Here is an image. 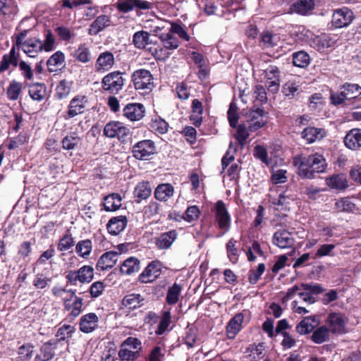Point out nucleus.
I'll use <instances>...</instances> for the list:
<instances>
[{"mask_svg":"<svg viewBox=\"0 0 361 361\" xmlns=\"http://www.w3.org/2000/svg\"><path fill=\"white\" fill-rule=\"evenodd\" d=\"M114 64V56L110 51L101 53L95 63V69L97 72L104 73L110 70Z\"/></svg>","mask_w":361,"mask_h":361,"instance_id":"18","label":"nucleus"},{"mask_svg":"<svg viewBox=\"0 0 361 361\" xmlns=\"http://www.w3.org/2000/svg\"><path fill=\"white\" fill-rule=\"evenodd\" d=\"M159 39L167 49H175L179 46V41L171 32L161 33Z\"/></svg>","mask_w":361,"mask_h":361,"instance_id":"47","label":"nucleus"},{"mask_svg":"<svg viewBox=\"0 0 361 361\" xmlns=\"http://www.w3.org/2000/svg\"><path fill=\"white\" fill-rule=\"evenodd\" d=\"M200 210L197 205H192L187 208L185 213L182 216V219L188 222H193L199 218Z\"/></svg>","mask_w":361,"mask_h":361,"instance_id":"55","label":"nucleus"},{"mask_svg":"<svg viewBox=\"0 0 361 361\" xmlns=\"http://www.w3.org/2000/svg\"><path fill=\"white\" fill-rule=\"evenodd\" d=\"M330 334V330L327 326H320L312 331L310 340L315 344H322L329 341Z\"/></svg>","mask_w":361,"mask_h":361,"instance_id":"34","label":"nucleus"},{"mask_svg":"<svg viewBox=\"0 0 361 361\" xmlns=\"http://www.w3.org/2000/svg\"><path fill=\"white\" fill-rule=\"evenodd\" d=\"M262 82L264 83L269 92L275 94L280 87V71L276 66H269L266 69L259 71Z\"/></svg>","mask_w":361,"mask_h":361,"instance_id":"3","label":"nucleus"},{"mask_svg":"<svg viewBox=\"0 0 361 361\" xmlns=\"http://www.w3.org/2000/svg\"><path fill=\"white\" fill-rule=\"evenodd\" d=\"M102 83L106 91L112 94L118 93L123 86L122 73L119 71L111 72L104 77Z\"/></svg>","mask_w":361,"mask_h":361,"instance_id":"8","label":"nucleus"},{"mask_svg":"<svg viewBox=\"0 0 361 361\" xmlns=\"http://www.w3.org/2000/svg\"><path fill=\"white\" fill-rule=\"evenodd\" d=\"M155 143L152 140H142L136 142L132 147L133 157L137 160H148L156 154Z\"/></svg>","mask_w":361,"mask_h":361,"instance_id":"6","label":"nucleus"},{"mask_svg":"<svg viewBox=\"0 0 361 361\" xmlns=\"http://www.w3.org/2000/svg\"><path fill=\"white\" fill-rule=\"evenodd\" d=\"M122 197L118 193H111L104 198L102 205L106 212H115L121 207Z\"/></svg>","mask_w":361,"mask_h":361,"instance_id":"28","label":"nucleus"},{"mask_svg":"<svg viewBox=\"0 0 361 361\" xmlns=\"http://www.w3.org/2000/svg\"><path fill=\"white\" fill-rule=\"evenodd\" d=\"M71 82L66 80H61L56 87V95L59 99L66 97L71 92Z\"/></svg>","mask_w":361,"mask_h":361,"instance_id":"60","label":"nucleus"},{"mask_svg":"<svg viewBox=\"0 0 361 361\" xmlns=\"http://www.w3.org/2000/svg\"><path fill=\"white\" fill-rule=\"evenodd\" d=\"M110 17L106 15L99 16L90 25L88 34L97 35L106 27L110 25Z\"/></svg>","mask_w":361,"mask_h":361,"instance_id":"25","label":"nucleus"},{"mask_svg":"<svg viewBox=\"0 0 361 361\" xmlns=\"http://www.w3.org/2000/svg\"><path fill=\"white\" fill-rule=\"evenodd\" d=\"M152 188L148 180L139 182L133 190V196L136 203L147 200L152 195Z\"/></svg>","mask_w":361,"mask_h":361,"instance_id":"19","label":"nucleus"},{"mask_svg":"<svg viewBox=\"0 0 361 361\" xmlns=\"http://www.w3.org/2000/svg\"><path fill=\"white\" fill-rule=\"evenodd\" d=\"M182 290V286L177 283H174L169 287L166 297V303L169 305H176L179 300Z\"/></svg>","mask_w":361,"mask_h":361,"instance_id":"35","label":"nucleus"},{"mask_svg":"<svg viewBox=\"0 0 361 361\" xmlns=\"http://www.w3.org/2000/svg\"><path fill=\"white\" fill-rule=\"evenodd\" d=\"M171 323V316L169 311H165L162 313L161 320L155 331L157 336L163 335L168 329L170 324Z\"/></svg>","mask_w":361,"mask_h":361,"instance_id":"48","label":"nucleus"},{"mask_svg":"<svg viewBox=\"0 0 361 361\" xmlns=\"http://www.w3.org/2000/svg\"><path fill=\"white\" fill-rule=\"evenodd\" d=\"M212 212L214 213L215 222L221 231L219 236H222L230 230L231 224V215L224 202L218 200L212 209Z\"/></svg>","mask_w":361,"mask_h":361,"instance_id":"2","label":"nucleus"},{"mask_svg":"<svg viewBox=\"0 0 361 361\" xmlns=\"http://www.w3.org/2000/svg\"><path fill=\"white\" fill-rule=\"evenodd\" d=\"M280 40L279 35L264 31L260 35V42L264 48H271L278 45Z\"/></svg>","mask_w":361,"mask_h":361,"instance_id":"37","label":"nucleus"},{"mask_svg":"<svg viewBox=\"0 0 361 361\" xmlns=\"http://www.w3.org/2000/svg\"><path fill=\"white\" fill-rule=\"evenodd\" d=\"M163 264L155 259L148 263L147 267L138 276L137 281L140 283H150L157 280L162 273Z\"/></svg>","mask_w":361,"mask_h":361,"instance_id":"5","label":"nucleus"},{"mask_svg":"<svg viewBox=\"0 0 361 361\" xmlns=\"http://www.w3.org/2000/svg\"><path fill=\"white\" fill-rule=\"evenodd\" d=\"M165 352V349L157 345L151 350L146 361H164Z\"/></svg>","mask_w":361,"mask_h":361,"instance_id":"64","label":"nucleus"},{"mask_svg":"<svg viewBox=\"0 0 361 361\" xmlns=\"http://www.w3.org/2000/svg\"><path fill=\"white\" fill-rule=\"evenodd\" d=\"M18 57L19 54L16 52L15 46H13L8 54L4 55L0 62V73L7 71L11 66L17 67Z\"/></svg>","mask_w":361,"mask_h":361,"instance_id":"30","label":"nucleus"},{"mask_svg":"<svg viewBox=\"0 0 361 361\" xmlns=\"http://www.w3.org/2000/svg\"><path fill=\"white\" fill-rule=\"evenodd\" d=\"M238 241L231 238L226 245L227 257L232 264H236L239 258V251L236 247Z\"/></svg>","mask_w":361,"mask_h":361,"instance_id":"42","label":"nucleus"},{"mask_svg":"<svg viewBox=\"0 0 361 361\" xmlns=\"http://www.w3.org/2000/svg\"><path fill=\"white\" fill-rule=\"evenodd\" d=\"M264 343L251 344L246 348V353H250L247 355L252 360H259L264 357Z\"/></svg>","mask_w":361,"mask_h":361,"instance_id":"44","label":"nucleus"},{"mask_svg":"<svg viewBox=\"0 0 361 361\" xmlns=\"http://www.w3.org/2000/svg\"><path fill=\"white\" fill-rule=\"evenodd\" d=\"M264 271L265 264L264 263L259 264L256 269H250L248 272L249 283L252 285L256 284Z\"/></svg>","mask_w":361,"mask_h":361,"instance_id":"61","label":"nucleus"},{"mask_svg":"<svg viewBox=\"0 0 361 361\" xmlns=\"http://www.w3.org/2000/svg\"><path fill=\"white\" fill-rule=\"evenodd\" d=\"M150 128L157 133L164 134L168 131L169 124L159 116L152 120Z\"/></svg>","mask_w":361,"mask_h":361,"instance_id":"54","label":"nucleus"},{"mask_svg":"<svg viewBox=\"0 0 361 361\" xmlns=\"http://www.w3.org/2000/svg\"><path fill=\"white\" fill-rule=\"evenodd\" d=\"M98 322L99 317L95 313H87L80 317L79 329L83 333H91L97 329Z\"/></svg>","mask_w":361,"mask_h":361,"instance_id":"14","label":"nucleus"},{"mask_svg":"<svg viewBox=\"0 0 361 361\" xmlns=\"http://www.w3.org/2000/svg\"><path fill=\"white\" fill-rule=\"evenodd\" d=\"M336 39L335 36L327 34L317 35L312 39L311 47L320 52H326L335 46Z\"/></svg>","mask_w":361,"mask_h":361,"instance_id":"11","label":"nucleus"},{"mask_svg":"<svg viewBox=\"0 0 361 361\" xmlns=\"http://www.w3.org/2000/svg\"><path fill=\"white\" fill-rule=\"evenodd\" d=\"M135 88L142 90L143 93L151 92L154 87V78L151 73L146 69H138L131 76Z\"/></svg>","mask_w":361,"mask_h":361,"instance_id":"4","label":"nucleus"},{"mask_svg":"<svg viewBox=\"0 0 361 361\" xmlns=\"http://www.w3.org/2000/svg\"><path fill=\"white\" fill-rule=\"evenodd\" d=\"M354 18L353 13L347 7H343L334 11L332 15V25L338 28L350 25Z\"/></svg>","mask_w":361,"mask_h":361,"instance_id":"9","label":"nucleus"},{"mask_svg":"<svg viewBox=\"0 0 361 361\" xmlns=\"http://www.w3.org/2000/svg\"><path fill=\"white\" fill-rule=\"evenodd\" d=\"M92 250V243L90 239L80 240L75 246V251L79 256L87 258Z\"/></svg>","mask_w":361,"mask_h":361,"instance_id":"45","label":"nucleus"},{"mask_svg":"<svg viewBox=\"0 0 361 361\" xmlns=\"http://www.w3.org/2000/svg\"><path fill=\"white\" fill-rule=\"evenodd\" d=\"M265 115L266 114L252 115L250 119H247L248 130L250 132H255L264 127L268 122L267 117H266Z\"/></svg>","mask_w":361,"mask_h":361,"instance_id":"36","label":"nucleus"},{"mask_svg":"<svg viewBox=\"0 0 361 361\" xmlns=\"http://www.w3.org/2000/svg\"><path fill=\"white\" fill-rule=\"evenodd\" d=\"M235 128L236 133L234 135V137L238 141V144L241 147H243L250 136L248 127L247 128L245 123H240Z\"/></svg>","mask_w":361,"mask_h":361,"instance_id":"51","label":"nucleus"},{"mask_svg":"<svg viewBox=\"0 0 361 361\" xmlns=\"http://www.w3.org/2000/svg\"><path fill=\"white\" fill-rule=\"evenodd\" d=\"M74 58L82 63H87L90 61L92 56L91 52L86 44H80L75 51L73 54Z\"/></svg>","mask_w":361,"mask_h":361,"instance_id":"49","label":"nucleus"},{"mask_svg":"<svg viewBox=\"0 0 361 361\" xmlns=\"http://www.w3.org/2000/svg\"><path fill=\"white\" fill-rule=\"evenodd\" d=\"M126 128L119 122H111L107 123L104 129V134L108 137H121Z\"/></svg>","mask_w":361,"mask_h":361,"instance_id":"32","label":"nucleus"},{"mask_svg":"<svg viewBox=\"0 0 361 361\" xmlns=\"http://www.w3.org/2000/svg\"><path fill=\"white\" fill-rule=\"evenodd\" d=\"M326 136V131L323 128L307 127L302 132V137L307 143H312L317 140H322Z\"/></svg>","mask_w":361,"mask_h":361,"instance_id":"29","label":"nucleus"},{"mask_svg":"<svg viewBox=\"0 0 361 361\" xmlns=\"http://www.w3.org/2000/svg\"><path fill=\"white\" fill-rule=\"evenodd\" d=\"M293 164L298 168V174L302 178L312 179L314 173H323L327 167L324 156L319 153L308 156L297 155L293 159Z\"/></svg>","mask_w":361,"mask_h":361,"instance_id":"1","label":"nucleus"},{"mask_svg":"<svg viewBox=\"0 0 361 361\" xmlns=\"http://www.w3.org/2000/svg\"><path fill=\"white\" fill-rule=\"evenodd\" d=\"M315 6L314 0H298L290 7V12L301 16L309 14Z\"/></svg>","mask_w":361,"mask_h":361,"instance_id":"21","label":"nucleus"},{"mask_svg":"<svg viewBox=\"0 0 361 361\" xmlns=\"http://www.w3.org/2000/svg\"><path fill=\"white\" fill-rule=\"evenodd\" d=\"M174 187L169 183L159 184L154 190V197L159 202H167L174 195Z\"/></svg>","mask_w":361,"mask_h":361,"instance_id":"20","label":"nucleus"},{"mask_svg":"<svg viewBox=\"0 0 361 361\" xmlns=\"http://www.w3.org/2000/svg\"><path fill=\"white\" fill-rule=\"evenodd\" d=\"M90 104L84 95H78L71 99L68 113H84L89 111Z\"/></svg>","mask_w":361,"mask_h":361,"instance_id":"23","label":"nucleus"},{"mask_svg":"<svg viewBox=\"0 0 361 361\" xmlns=\"http://www.w3.org/2000/svg\"><path fill=\"white\" fill-rule=\"evenodd\" d=\"M44 47V42L36 39H29L21 49L30 57H35L36 54L41 52Z\"/></svg>","mask_w":361,"mask_h":361,"instance_id":"27","label":"nucleus"},{"mask_svg":"<svg viewBox=\"0 0 361 361\" xmlns=\"http://www.w3.org/2000/svg\"><path fill=\"white\" fill-rule=\"evenodd\" d=\"M133 44L138 49H144L149 43V35L146 31L136 32L133 35Z\"/></svg>","mask_w":361,"mask_h":361,"instance_id":"52","label":"nucleus"},{"mask_svg":"<svg viewBox=\"0 0 361 361\" xmlns=\"http://www.w3.org/2000/svg\"><path fill=\"white\" fill-rule=\"evenodd\" d=\"M244 318V314L243 312H238L229 320L226 326V331L228 338H234L243 329Z\"/></svg>","mask_w":361,"mask_h":361,"instance_id":"15","label":"nucleus"},{"mask_svg":"<svg viewBox=\"0 0 361 361\" xmlns=\"http://www.w3.org/2000/svg\"><path fill=\"white\" fill-rule=\"evenodd\" d=\"M310 320L314 322V317H306L301 320L295 326L297 333L300 335H307L312 332L314 326L310 322Z\"/></svg>","mask_w":361,"mask_h":361,"instance_id":"43","label":"nucleus"},{"mask_svg":"<svg viewBox=\"0 0 361 361\" xmlns=\"http://www.w3.org/2000/svg\"><path fill=\"white\" fill-rule=\"evenodd\" d=\"M128 219L126 216L121 215L111 218L107 224L106 229L109 234L117 235L127 226Z\"/></svg>","mask_w":361,"mask_h":361,"instance_id":"16","label":"nucleus"},{"mask_svg":"<svg viewBox=\"0 0 361 361\" xmlns=\"http://www.w3.org/2000/svg\"><path fill=\"white\" fill-rule=\"evenodd\" d=\"M118 253L116 251H109L104 253L98 259L97 269L105 270L112 268L116 263Z\"/></svg>","mask_w":361,"mask_h":361,"instance_id":"24","label":"nucleus"},{"mask_svg":"<svg viewBox=\"0 0 361 361\" xmlns=\"http://www.w3.org/2000/svg\"><path fill=\"white\" fill-rule=\"evenodd\" d=\"M74 243L72 234L70 231L68 230L66 233L59 240L58 250L60 251L68 250L74 245Z\"/></svg>","mask_w":361,"mask_h":361,"instance_id":"58","label":"nucleus"},{"mask_svg":"<svg viewBox=\"0 0 361 361\" xmlns=\"http://www.w3.org/2000/svg\"><path fill=\"white\" fill-rule=\"evenodd\" d=\"M295 239L292 233L286 229H280L274 233L272 243L281 249L294 248Z\"/></svg>","mask_w":361,"mask_h":361,"instance_id":"10","label":"nucleus"},{"mask_svg":"<svg viewBox=\"0 0 361 361\" xmlns=\"http://www.w3.org/2000/svg\"><path fill=\"white\" fill-rule=\"evenodd\" d=\"M253 252H256L259 256L264 257V253L257 240H253L251 247L247 248L246 255L249 262H254L257 258Z\"/></svg>","mask_w":361,"mask_h":361,"instance_id":"57","label":"nucleus"},{"mask_svg":"<svg viewBox=\"0 0 361 361\" xmlns=\"http://www.w3.org/2000/svg\"><path fill=\"white\" fill-rule=\"evenodd\" d=\"M344 144L350 149H359L361 147V129L350 130L344 137Z\"/></svg>","mask_w":361,"mask_h":361,"instance_id":"22","label":"nucleus"},{"mask_svg":"<svg viewBox=\"0 0 361 361\" xmlns=\"http://www.w3.org/2000/svg\"><path fill=\"white\" fill-rule=\"evenodd\" d=\"M335 208L338 212L353 213L355 211L356 205L349 197H342L336 202Z\"/></svg>","mask_w":361,"mask_h":361,"instance_id":"40","label":"nucleus"},{"mask_svg":"<svg viewBox=\"0 0 361 361\" xmlns=\"http://www.w3.org/2000/svg\"><path fill=\"white\" fill-rule=\"evenodd\" d=\"M16 6L13 0H0V14L11 15L16 13Z\"/></svg>","mask_w":361,"mask_h":361,"instance_id":"63","label":"nucleus"},{"mask_svg":"<svg viewBox=\"0 0 361 361\" xmlns=\"http://www.w3.org/2000/svg\"><path fill=\"white\" fill-rule=\"evenodd\" d=\"M341 90L347 100L355 99L361 94V87L357 84L346 82L341 86Z\"/></svg>","mask_w":361,"mask_h":361,"instance_id":"39","label":"nucleus"},{"mask_svg":"<svg viewBox=\"0 0 361 361\" xmlns=\"http://www.w3.org/2000/svg\"><path fill=\"white\" fill-rule=\"evenodd\" d=\"M55 32L61 40L66 42L73 43L76 37V33L75 32L74 28L59 26L56 27Z\"/></svg>","mask_w":361,"mask_h":361,"instance_id":"38","label":"nucleus"},{"mask_svg":"<svg viewBox=\"0 0 361 361\" xmlns=\"http://www.w3.org/2000/svg\"><path fill=\"white\" fill-rule=\"evenodd\" d=\"M326 185L333 189L345 190L348 187L346 176L343 173L334 174L326 179Z\"/></svg>","mask_w":361,"mask_h":361,"instance_id":"31","label":"nucleus"},{"mask_svg":"<svg viewBox=\"0 0 361 361\" xmlns=\"http://www.w3.org/2000/svg\"><path fill=\"white\" fill-rule=\"evenodd\" d=\"M325 322L331 333L335 334L346 333L345 326L348 319L345 314L341 312H331L328 314Z\"/></svg>","mask_w":361,"mask_h":361,"instance_id":"7","label":"nucleus"},{"mask_svg":"<svg viewBox=\"0 0 361 361\" xmlns=\"http://www.w3.org/2000/svg\"><path fill=\"white\" fill-rule=\"evenodd\" d=\"M65 309L71 311V314L74 317H78L82 310V298L75 297L73 302H71L70 300H65Z\"/></svg>","mask_w":361,"mask_h":361,"instance_id":"46","label":"nucleus"},{"mask_svg":"<svg viewBox=\"0 0 361 361\" xmlns=\"http://www.w3.org/2000/svg\"><path fill=\"white\" fill-rule=\"evenodd\" d=\"M81 138L75 133L64 137L61 141L62 147L66 150L75 149L81 145Z\"/></svg>","mask_w":361,"mask_h":361,"instance_id":"41","label":"nucleus"},{"mask_svg":"<svg viewBox=\"0 0 361 361\" xmlns=\"http://www.w3.org/2000/svg\"><path fill=\"white\" fill-rule=\"evenodd\" d=\"M116 7L119 11L128 13L134 8L149 9L152 7V4L143 0H118L116 3Z\"/></svg>","mask_w":361,"mask_h":361,"instance_id":"12","label":"nucleus"},{"mask_svg":"<svg viewBox=\"0 0 361 361\" xmlns=\"http://www.w3.org/2000/svg\"><path fill=\"white\" fill-rule=\"evenodd\" d=\"M118 355L121 361H135L140 357L138 351L130 350L126 346H123L122 343L121 344Z\"/></svg>","mask_w":361,"mask_h":361,"instance_id":"53","label":"nucleus"},{"mask_svg":"<svg viewBox=\"0 0 361 361\" xmlns=\"http://www.w3.org/2000/svg\"><path fill=\"white\" fill-rule=\"evenodd\" d=\"M75 329L68 324H64L60 327L56 334V340L59 341H65L71 338L73 334L75 332Z\"/></svg>","mask_w":361,"mask_h":361,"instance_id":"59","label":"nucleus"},{"mask_svg":"<svg viewBox=\"0 0 361 361\" xmlns=\"http://www.w3.org/2000/svg\"><path fill=\"white\" fill-rule=\"evenodd\" d=\"M140 269V260L135 257H130L125 259L120 267V271L123 274L132 275L139 271Z\"/></svg>","mask_w":361,"mask_h":361,"instance_id":"26","label":"nucleus"},{"mask_svg":"<svg viewBox=\"0 0 361 361\" xmlns=\"http://www.w3.org/2000/svg\"><path fill=\"white\" fill-rule=\"evenodd\" d=\"M80 276V282L90 283L94 277V269L91 266L85 265L80 267L78 270Z\"/></svg>","mask_w":361,"mask_h":361,"instance_id":"56","label":"nucleus"},{"mask_svg":"<svg viewBox=\"0 0 361 361\" xmlns=\"http://www.w3.org/2000/svg\"><path fill=\"white\" fill-rule=\"evenodd\" d=\"M180 133L184 136L186 142L192 146L196 143L197 141V130L192 126H185L183 129L180 131Z\"/></svg>","mask_w":361,"mask_h":361,"instance_id":"62","label":"nucleus"},{"mask_svg":"<svg viewBox=\"0 0 361 361\" xmlns=\"http://www.w3.org/2000/svg\"><path fill=\"white\" fill-rule=\"evenodd\" d=\"M293 63L295 66L305 68L310 63V57L305 51H298L293 54Z\"/></svg>","mask_w":361,"mask_h":361,"instance_id":"50","label":"nucleus"},{"mask_svg":"<svg viewBox=\"0 0 361 361\" xmlns=\"http://www.w3.org/2000/svg\"><path fill=\"white\" fill-rule=\"evenodd\" d=\"M178 237L175 229L160 233L154 238V243L159 250L169 249Z\"/></svg>","mask_w":361,"mask_h":361,"instance_id":"13","label":"nucleus"},{"mask_svg":"<svg viewBox=\"0 0 361 361\" xmlns=\"http://www.w3.org/2000/svg\"><path fill=\"white\" fill-rule=\"evenodd\" d=\"M144 302L145 298L141 294L133 293L123 298L121 305L129 311H132L142 307Z\"/></svg>","mask_w":361,"mask_h":361,"instance_id":"17","label":"nucleus"},{"mask_svg":"<svg viewBox=\"0 0 361 361\" xmlns=\"http://www.w3.org/2000/svg\"><path fill=\"white\" fill-rule=\"evenodd\" d=\"M64 63L65 56L63 53L58 51L47 61V66L49 71L56 72L64 67Z\"/></svg>","mask_w":361,"mask_h":361,"instance_id":"33","label":"nucleus"}]
</instances>
